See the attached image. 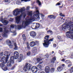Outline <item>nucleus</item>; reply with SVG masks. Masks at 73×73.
I'll use <instances>...</instances> for the list:
<instances>
[{
    "label": "nucleus",
    "mask_w": 73,
    "mask_h": 73,
    "mask_svg": "<svg viewBox=\"0 0 73 73\" xmlns=\"http://www.w3.org/2000/svg\"><path fill=\"white\" fill-rule=\"evenodd\" d=\"M0 32H3V29L1 28H0ZM1 37V36H0V37Z\"/></svg>",
    "instance_id": "obj_41"
},
{
    "label": "nucleus",
    "mask_w": 73,
    "mask_h": 73,
    "mask_svg": "<svg viewBox=\"0 0 73 73\" xmlns=\"http://www.w3.org/2000/svg\"><path fill=\"white\" fill-rule=\"evenodd\" d=\"M30 36L33 38H35L36 36V33L35 31H31L30 33Z\"/></svg>",
    "instance_id": "obj_12"
},
{
    "label": "nucleus",
    "mask_w": 73,
    "mask_h": 73,
    "mask_svg": "<svg viewBox=\"0 0 73 73\" xmlns=\"http://www.w3.org/2000/svg\"><path fill=\"white\" fill-rule=\"evenodd\" d=\"M61 4H60V3H58L56 4V5H60Z\"/></svg>",
    "instance_id": "obj_47"
},
{
    "label": "nucleus",
    "mask_w": 73,
    "mask_h": 73,
    "mask_svg": "<svg viewBox=\"0 0 73 73\" xmlns=\"http://www.w3.org/2000/svg\"><path fill=\"white\" fill-rule=\"evenodd\" d=\"M22 36L24 39V41H25L26 40V38H25V35H23Z\"/></svg>",
    "instance_id": "obj_31"
},
{
    "label": "nucleus",
    "mask_w": 73,
    "mask_h": 73,
    "mask_svg": "<svg viewBox=\"0 0 73 73\" xmlns=\"http://www.w3.org/2000/svg\"><path fill=\"white\" fill-rule=\"evenodd\" d=\"M8 31L7 29V28H5L4 32L2 34V36L4 37H7V33H8Z\"/></svg>",
    "instance_id": "obj_9"
},
{
    "label": "nucleus",
    "mask_w": 73,
    "mask_h": 73,
    "mask_svg": "<svg viewBox=\"0 0 73 73\" xmlns=\"http://www.w3.org/2000/svg\"><path fill=\"white\" fill-rule=\"evenodd\" d=\"M14 46H15V48H14V49L15 50H17V44H16V43H14Z\"/></svg>",
    "instance_id": "obj_25"
},
{
    "label": "nucleus",
    "mask_w": 73,
    "mask_h": 73,
    "mask_svg": "<svg viewBox=\"0 0 73 73\" xmlns=\"http://www.w3.org/2000/svg\"><path fill=\"white\" fill-rule=\"evenodd\" d=\"M13 20V19H11L10 18V19L9 20V21H12Z\"/></svg>",
    "instance_id": "obj_42"
},
{
    "label": "nucleus",
    "mask_w": 73,
    "mask_h": 73,
    "mask_svg": "<svg viewBox=\"0 0 73 73\" xmlns=\"http://www.w3.org/2000/svg\"><path fill=\"white\" fill-rule=\"evenodd\" d=\"M31 66H32V64L29 63H26L25 66L23 68V70H24L25 72H27V70H31Z\"/></svg>",
    "instance_id": "obj_6"
},
{
    "label": "nucleus",
    "mask_w": 73,
    "mask_h": 73,
    "mask_svg": "<svg viewBox=\"0 0 73 73\" xmlns=\"http://www.w3.org/2000/svg\"><path fill=\"white\" fill-rule=\"evenodd\" d=\"M21 3V1L20 0H18L17 1L16 4H20Z\"/></svg>",
    "instance_id": "obj_32"
},
{
    "label": "nucleus",
    "mask_w": 73,
    "mask_h": 73,
    "mask_svg": "<svg viewBox=\"0 0 73 73\" xmlns=\"http://www.w3.org/2000/svg\"><path fill=\"white\" fill-rule=\"evenodd\" d=\"M25 9H26L24 7H23L19 9H15L13 11V16H17L18 15L21 14L20 16H17L15 18V23L17 24H19L21 22L22 17H23L24 18H25V17L27 15V14L28 16H30L31 17L32 16V11H30L24 12Z\"/></svg>",
    "instance_id": "obj_2"
},
{
    "label": "nucleus",
    "mask_w": 73,
    "mask_h": 73,
    "mask_svg": "<svg viewBox=\"0 0 73 73\" xmlns=\"http://www.w3.org/2000/svg\"><path fill=\"white\" fill-rule=\"evenodd\" d=\"M6 42L7 44H9L8 45L9 46L10 48H12V46H13V45H12L11 42L9 40H7Z\"/></svg>",
    "instance_id": "obj_16"
},
{
    "label": "nucleus",
    "mask_w": 73,
    "mask_h": 73,
    "mask_svg": "<svg viewBox=\"0 0 73 73\" xmlns=\"http://www.w3.org/2000/svg\"><path fill=\"white\" fill-rule=\"evenodd\" d=\"M9 17H12V15H9Z\"/></svg>",
    "instance_id": "obj_55"
},
{
    "label": "nucleus",
    "mask_w": 73,
    "mask_h": 73,
    "mask_svg": "<svg viewBox=\"0 0 73 73\" xmlns=\"http://www.w3.org/2000/svg\"><path fill=\"white\" fill-rule=\"evenodd\" d=\"M14 4H15V3H14Z\"/></svg>",
    "instance_id": "obj_62"
},
{
    "label": "nucleus",
    "mask_w": 73,
    "mask_h": 73,
    "mask_svg": "<svg viewBox=\"0 0 73 73\" xmlns=\"http://www.w3.org/2000/svg\"><path fill=\"white\" fill-rule=\"evenodd\" d=\"M36 3L38 4L39 5H41V2L38 0H36Z\"/></svg>",
    "instance_id": "obj_28"
},
{
    "label": "nucleus",
    "mask_w": 73,
    "mask_h": 73,
    "mask_svg": "<svg viewBox=\"0 0 73 73\" xmlns=\"http://www.w3.org/2000/svg\"><path fill=\"white\" fill-rule=\"evenodd\" d=\"M59 52H60V51H59Z\"/></svg>",
    "instance_id": "obj_61"
},
{
    "label": "nucleus",
    "mask_w": 73,
    "mask_h": 73,
    "mask_svg": "<svg viewBox=\"0 0 73 73\" xmlns=\"http://www.w3.org/2000/svg\"><path fill=\"white\" fill-rule=\"evenodd\" d=\"M47 29H48L47 28Z\"/></svg>",
    "instance_id": "obj_63"
},
{
    "label": "nucleus",
    "mask_w": 73,
    "mask_h": 73,
    "mask_svg": "<svg viewBox=\"0 0 73 73\" xmlns=\"http://www.w3.org/2000/svg\"><path fill=\"white\" fill-rule=\"evenodd\" d=\"M52 54H53L54 53V51H52Z\"/></svg>",
    "instance_id": "obj_56"
},
{
    "label": "nucleus",
    "mask_w": 73,
    "mask_h": 73,
    "mask_svg": "<svg viewBox=\"0 0 73 73\" xmlns=\"http://www.w3.org/2000/svg\"><path fill=\"white\" fill-rule=\"evenodd\" d=\"M50 72L51 73H54V68H52L50 70Z\"/></svg>",
    "instance_id": "obj_26"
},
{
    "label": "nucleus",
    "mask_w": 73,
    "mask_h": 73,
    "mask_svg": "<svg viewBox=\"0 0 73 73\" xmlns=\"http://www.w3.org/2000/svg\"><path fill=\"white\" fill-rule=\"evenodd\" d=\"M48 33H50L51 34H52V31L49 30L48 31H47Z\"/></svg>",
    "instance_id": "obj_35"
},
{
    "label": "nucleus",
    "mask_w": 73,
    "mask_h": 73,
    "mask_svg": "<svg viewBox=\"0 0 73 73\" xmlns=\"http://www.w3.org/2000/svg\"><path fill=\"white\" fill-rule=\"evenodd\" d=\"M57 38L60 40H61V36H57Z\"/></svg>",
    "instance_id": "obj_33"
},
{
    "label": "nucleus",
    "mask_w": 73,
    "mask_h": 73,
    "mask_svg": "<svg viewBox=\"0 0 73 73\" xmlns=\"http://www.w3.org/2000/svg\"><path fill=\"white\" fill-rule=\"evenodd\" d=\"M38 68L39 69V70H42L41 69V66L40 65H38Z\"/></svg>",
    "instance_id": "obj_29"
},
{
    "label": "nucleus",
    "mask_w": 73,
    "mask_h": 73,
    "mask_svg": "<svg viewBox=\"0 0 73 73\" xmlns=\"http://www.w3.org/2000/svg\"><path fill=\"white\" fill-rule=\"evenodd\" d=\"M42 59L41 58H38L37 59V62H39L40 61H41Z\"/></svg>",
    "instance_id": "obj_27"
},
{
    "label": "nucleus",
    "mask_w": 73,
    "mask_h": 73,
    "mask_svg": "<svg viewBox=\"0 0 73 73\" xmlns=\"http://www.w3.org/2000/svg\"><path fill=\"white\" fill-rule=\"evenodd\" d=\"M63 20H65V19H63Z\"/></svg>",
    "instance_id": "obj_59"
},
{
    "label": "nucleus",
    "mask_w": 73,
    "mask_h": 73,
    "mask_svg": "<svg viewBox=\"0 0 73 73\" xmlns=\"http://www.w3.org/2000/svg\"><path fill=\"white\" fill-rule=\"evenodd\" d=\"M65 65L63 64L61 66H59L58 67L57 69L59 72H61V71H62V70H63L64 69H65Z\"/></svg>",
    "instance_id": "obj_13"
},
{
    "label": "nucleus",
    "mask_w": 73,
    "mask_h": 73,
    "mask_svg": "<svg viewBox=\"0 0 73 73\" xmlns=\"http://www.w3.org/2000/svg\"><path fill=\"white\" fill-rule=\"evenodd\" d=\"M13 33H14V36H15V35H16V31H14Z\"/></svg>",
    "instance_id": "obj_45"
},
{
    "label": "nucleus",
    "mask_w": 73,
    "mask_h": 73,
    "mask_svg": "<svg viewBox=\"0 0 73 73\" xmlns=\"http://www.w3.org/2000/svg\"><path fill=\"white\" fill-rule=\"evenodd\" d=\"M13 57H11L10 58V60H9L7 64V66H11V64H13L14 63V60H13Z\"/></svg>",
    "instance_id": "obj_7"
},
{
    "label": "nucleus",
    "mask_w": 73,
    "mask_h": 73,
    "mask_svg": "<svg viewBox=\"0 0 73 73\" xmlns=\"http://www.w3.org/2000/svg\"><path fill=\"white\" fill-rule=\"evenodd\" d=\"M36 26H35V29L38 28L40 27V24H39L38 23H36Z\"/></svg>",
    "instance_id": "obj_22"
},
{
    "label": "nucleus",
    "mask_w": 73,
    "mask_h": 73,
    "mask_svg": "<svg viewBox=\"0 0 73 73\" xmlns=\"http://www.w3.org/2000/svg\"><path fill=\"white\" fill-rule=\"evenodd\" d=\"M71 58H73V55H72L71 56Z\"/></svg>",
    "instance_id": "obj_50"
},
{
    "label": "nucleus",
    "mask_w": 73,
    "mask_h": 73,
    "mask_svg": "<svg viewBox=\"0 0 73 73\" xmlns=\"http://www.w3.org/2000/svg\"><path fill=\"white\" fill-rule=\"evenodd\" d=\"M23 60V54H21L20 55V57L18 59V61L19 62H21Z\"/></svg>",
    "instance_id": "obj_18"
},
{
    "label": "nucleus",
    "mask_w": 73,
    "mask_h": 73,
    "mask_svg": "<svg viewBox=\"0 0 73 73\" xmlns=\"http://www.w3.org/2000/svg\"><path fill=\"white\" fill-rule=\"evenodd\" d=\"M30 9V7L29 6H28L27 7L26 9L27 11H28Z\"/></svg>",
    "instance_id": "obj_36"
},
{
    "label": "nucleus",
    "mask_w": 73,
    "mask_h": 73,
    "mask_svg": "<svg viewBox=\"0 0 73 73\" xmlns=\"http://www.w3.org/2000/svg\"><path fill=\"white\" fill-rule=\"evenodd\" d=\"M30 54H31V52H28L27 53V56H29L30 55Z\"/></svg>",
    "instance_id": "obj_40"
},
{
    "label": "nucleus",
    "mask_w": 73,
    "mask_h": 73,
    "mask_svg": "<svg viewBox=\"0 0 73 73\" xmlns=\"http://www.w3.org/2000/svg\"><path fill=\"white\" fill-rule=\"evenodd\" d=\"M45 40H44L43 42L44 43H43V45L44 46L45 48H48L49 45L50 44V41H52L53 40V38L49 39V36L48 35L45 36L44 38Z\"/></svg>",
    "instance_id": "obj_4"
},
{
    "label": "nucleus",
    "mask_w": 73,
    "mask_h": 73,
    "mask_svg": "<svg viewBox=\"0 0 73 73\" xmlns=\"http://www.w3.org/2000/svg\"><path fill=\"white\" fill-rule=\"evenodd\" d=\"M33 14V17H31L30 18L28 17H27L26 21H23L22 25L16 26L15 25L13 24V28H14V27H15L16 28H17L18 29H21L22 28H25L27 25L30 24L31 22H33L34 21H39V22H41L42 20H40V16L43 20L44 15L42 14L39 13L38 10H36L34 12Z\"/></svg>",
    "instance_id": "obj_1"
},
{
    "label": "nucleus",
    "mask_w": 73,
    "mask_h": 73,
    "mask_svg": "<svg viewBox=\"0 0 73 73\" xmlns=\"http://www.w3.org/2000/svg\"><path fill=\"white\" fill-rule=\"evenodd\" d=\"M46 30H48V29H46Z\"/></svg>",
    "instance_id": "obj_60"
},
{
    "label": "nucleus",
    "mask_w": 73,
    "mask_h": 73,
    "mask_svg": "<svg viewBox=\"0 0 73 73\" xmlns=\"http://www.w3.org/2000/svg\"><path fill=\"white\" fill-rule=\"evenodd\" d=\"M56 60V57H54L51 60V63L53 64L54 62V61Z\"/></svg>",
    "instance_id": "obj_21"
},
{
    "label": "nucleus",
    "mask_w": 73,
    "mask_h": 73,
    "mask_svg": "<svg viewBox=\"0 0 73 73\" xmlns=\"http://www.w3.org/2000/svg\"><path fill=\"white\" fill-rule=\"evenodd\" d=\"M40 73H45V72L44 71H41L40 72Z\"/></svg>",
    "instance_id": "obj_52"
},
{
    "label": "nucleus",
    "mask_w": 73,
    "mask_h": 73,
    "mask_svg": "<svg viewBox=\"0 0 73 73\" xmlns=\"http://www.w3.org/2000/svg\"><path fill=\"white\" fill-rule=\"evenodd\" d=\"M5 57H3L2 58L0 57V62H3L0 63V67L1 69L5 66V64L8 62V60H7V59L5 60Z\"/></svg>",
    "instance_id": "obj_5"
},
{
    "label": "nucleus",
    "mask_w": 73,
    "mask_h": 73,
    "mask_svg": "<svg viewBox=\"0 0 73 73\" xmlns=\"http://www.w3.org/2000/svg\"><path fill=\"white\" fill-rule=\"evenodd\" d=\"M38 68L36 66H33L31 68V70L33 73H36L38 71Z\"/></svg>",
    "instance_id": "obj_14"
},
{
    "label": "nucleus",
    "mask_w": 73,
    "mask_h": 73,
    "mask_svg": "<svg viewBox=\"0 0 73 73\" xmlns=\"http://www.w3.org/2000/svg\"><path fill=\"white\" fill-rule=\"evenodd\" d=\"M10 54H11L10 52L9 53L8 51H5L4 53V55L5 56L3 57H5V60H6L7 59V60H8V59L9 56H10Z\"/></svg>",
    "instance_id": "obj_10"
},
{
    "label": "nucleus",
    "mask_w": 73,
    "mask_h": 73,
    "mask_svg": "<svg viewBox=\"0 0 73 73\" xmlns=\"http://www.w3.org/2000/svg\"><path fill=\"white\" fill-rule=\"evenodd\" d=\"M2 70H4V71H6V70H8V68H7V67L5 66L2 68Z\"/></svg>",
    "instance_id": "obj_24"
},
{
    "label": "nucleus",
    "mask_w": 73,
    "mask_h": 73,
    "mask_svg": "<svg viewBox=\"0 0 73 73\" xmlns=\"http://www.w3.org/2000/svg\"><path fill=\"white\" fill-rule=\"evenodd\" d=\"M48 18L50 19H54L56 18V16H54L53 15H51L48 16Z\"/></svg>",
    "instance_id": "obj_20"
},
{
    "label": "nucleus",
    "mask_w": 73,
    "mask_h": 73,
    "mask_svg": "<svg viewBox=\"0 0 73 73\" xmlns=\"http://www.w3.org/2000/svg\"><path fill=\"white\" fill-rule=\"evenodd\" d=\"M72 66V64H68V68H69V67H70V66Z\"/></svg>",
    "instance_id": "obj_48"
},
{
    "label": "nucleus",
    "mask_w": 73,
    "mask_h": 73,
    "mask_svg": "<svg viewBox=\"0 0 73 73\" xmlns=\"http://www.w3.org/2000/svg\"><path fill=\"white\" fill-rule=\"evenodd\" d=\"M72 21H68L65 23L62 26V29L64 31H66L68 29L70 30L69 31L66 32V35L68 38L73 39V25Z\"/></svg>",
    "instance_id": "obj_3"
},
{
    "label": "nucleus",
    "mask_w": 73,
    "mask_h": 73,
    "mask_svg": "<svg viewBox=\"0 0 73 73\" xmlns=\"http://www.w3.org/2000/svg\"><path fill=\"white\" fill-rule=\"evenodd\" d=\"M70 71L71 73H72V72H73V67H71L70 69Z\"/></svg>",
    "instance_id": "obj_30"
},
{
    "label": "nucleus",
    "mask_w": 73,
    "mask_h": 73,
    "mask_svg": "<svg viewBox=\"0 0 73 73\" xmlns=\"http://www.w3.org/2000/svg\"><path fill=\"white\" fill-rule=\"evenodd\" d=\"M42 62H40L39 63V64H42Z\"/></svg>",
    "instance_id": "obj_54"
},
{
    "label": "nucleus",
    "mask_w": 73,
    "mask_h": 73,
    "mask_svg": "<svg viewBox=\"0 0 73 73\" xmlns=\"http://www.w3.org/2000/svg\"><path fill=\"white\" fill-rule=\"evenodd\" d=\"M3 26V25L1 24V23H0V27H2Z\"/></svg>",
    "instance_id": "obj_53"
},
{
    "label": "nucleus",
    "mask_w": 73,
    "mask_h": 73,
    "mask_svg": "<svg viewBox=\"0 0 73 73\" xmlns=\"http://www.w3.org/2000/svg\"><path fill=\"white\" fill-rule=\"evenodd\" d=\"M3 54H4L3 52H2L0 53V56H3Z\"/></svg>",
    "instance_id": "obj_39"
},
{
    "label": "nucleus",
    "mask_w": 73,
    "mask_h": 73,
    "mask_svg": "<svg viewBox=\"0 0 73 73\" xmlns=\"http://www.w3.org/2000/svg\"><path fill=\"white\" fill-rule=\"evenodd\" d=\"M53 46L54 48H56V44H53Z\"/></svg>",
    "instance_id": "obj_44"
},
{
    "label": "nucleus",
    "mask_w": 73,
    "mask_h": 73,
    "mask_svg": "<svg viewBox=\"0 0 73 73\" xmlns=\"http://www.w3.org/2000/svg\"><path fill=\"white\" fill-rule=\"evenodd\" d=\"M60 16H62V17H65V15L62 14V13H60Z\"/></svg>",
    "instance_id": "obj_38"
},
{
    "label": "nucleus",
    "mask_w": 73,
    "mask_h": 73,
    "mask_svg": "<svg viewBox=\"0 0 73 73\" xmlns=\"http://www.w3.org/2000/svg\"><path fill=\"white\" fill-rule=\"evenodd\" d=\"M45 72L46 73H49L50 72V68L48 66H46L45 68Z\"/></svg>",
    "instance_id": "obj_15"
},
{
    "label": "nucleus",
    "mask_w": 73,
    "mask_h": 73,
    "mask_svg": "<svg viewBox=\"0 0 73 73\" xmlns=\"http://www.w3.org/2000/svg\"><path fill=\"white\" fill-rule=\"evenodd\" d=\"M35 8H36V9H38V8H37V7H35Z\"/></svg>",
    "instance_id": "obj_57"
},
{
    "label": "nucleus",
    "mask_w": 73,
    "mask_h": 73,
    "mask_svg": "<svg viewBox=\"0 0 73 73\" xmlns=\"http://www.w3.org/2000/svg\"><path fill=\"white\" fill-rule=\"evenodd\" d=\"M35 45L37 44V45H38L39 44V42L38 41H36L35 43Z\"/></svg>",
    "instance_id": "obj_37"
},
{
    "label": "nucleus",
    "mask_w": 73,
    "mask_h": 73,
    "mask_svg": "<svg viewBox=\"0 0 73 73\" xmlns=\"http://www.w3.org/2000/svg\"><path fill=\"white\" fill-rule=\"evenodd\" d=\"M62 19H63V18H62Z\"/></svg>",
    "instance_id": "obj_58"
},
{
    "label": "nucleus",
    "mask_w": 73,
    "mask_h": 73,
    "mask_svg": "<svg viewBox=\"0 0 73 73\" xmlns=\"http://www.w3.org/2000/svg\"><path fill=\"white\" fill-rule=\"evenodd\" d=\"M29 45L33 47V46L36 45V44H35V42L32 41L30 43Z\"/></svg>",
    "instance_id": "obj_17"
},
{
    "label": "nucleus",
    "mask_w": 73,
    "mask_h": 73,
    "mask_svg": "<svg viewBox=\"0 0 73 73\" xmlns=\"http://www.w3.org/2000/svg\"><path fill=\"white\" fill-rule=\"evenodd\" d=\"M21 1H25V2H27V1H30L31 0H21Z\"/></svg>",
    "instance_id": "obj_34"
},
{
    "label": "nucleus",
    "mask_w": 73,
    "mask_h": 73,
    "mask_svg": "<svg viewBox=\"0 0 73 73\" xmlns=\"http://www.w3.org/2000/svg\"><path fill=\"white\" fill-rule=\"evenodd\" d=\"M0 20L4 25H7L8 24V21L5 20V19H3V17H0Z\"/></svg>",
    "instance_id": "obj_8"
},
{
    "label": "nucleus",
    "mask_w": 73,
    "mask_h": 73,
    "mask_svg": "<svg viewBox=\"0 0 73 73\" xmlns=\"http://www.w3.org/2000/svg\"><path fill=\"white\" fill-rule=\"evenodd\" d=\"M9 1V0H5V1L6 3H7V2H8Z\"/></svg>",
    "instance_id": "obj_49"
},
{
    "label": "nucleus",
    "mask_w": 73,
    "mask_h": 73,
    "mask_svg": "<svg viewBox=\"0 0 73 73\" xmlns=\"http://www.w3.org/2000/svg\"><path fill=\"white\" fill-rule=\"evenodd\" d=\"M11 57H13L14 59H17L19 57V52L17 51H15L14 52V56H12Z\"/></svg>",
    "instance_id": "obj_11"
},
{
    "label": "nucleus",
    "mask_w": 73,
    "mask_h": 73,
    "mask_svg": "<svg viewBox=\"0 0 73 73\" xmlns=\"http://www.w3.org/2000/svg\"><path fill=\"white\" fill-rule=\"evenodd\" d=\"M65 64H71L72 62L70 60H67L66 61H65Z\"/></svg>",
    "instance_id": "obj_23"
},
{
    "label": "nucleus",
    "mask_w": 73,
    "mask_h": 73,
    "mask_svg": "<svg viewBox=\"0 0 73 73\" xmlns=\"http://www.w3.org/2000/svg\"><path fill=\"white\" fill-rule=\"evenodd\" d=\"M27 47L29 49H30V47H29V44L28 43L27 44Z\"/></svg>",
    "instance_id": "obj_43"
},
{
    "label": "nucleus",
    "mask_w": 73,
    "mask_h": 73,
    "mask_svg": "<svg viewBox=\"0 0 73 73\" xmlns=\"http://www.w3.org/2000/svg\"><path fill=\"white\" fill-rule=\"evenodd\" d=\"M53 29L54 30H56V27H54Z\"/></svg>",
    "instance_id": "obj_51"
},
{
    "label": "nucleus",
    "mask_w": 73,
    "mask_h": 73,
    "mask_svg": "<svg viewBox=\"0 0 73 73\" xmlns=\"http://www.w3.org/2000/svg\"><path fill=\"white\" fill-rule=\"evenodd\" d=\"M61 61H62V62H64L65 61V59H63L61 60Z\"/></svg>",
    "instance_id": "obj_46"
},
{
    "label": "nucleus",
    "mask_w": 73,
    "mask_h": 73,
    "mask_svg": "<svg viewBox=\"0 0 73 73\" xmlns=\"http://www.w3.org/2000/svg\"><path fill=\"white\" fill-rule=\"evenodd\" d=\"M32 52L36 54L37 53V48L35 47L33 49V50H32Z\"/></svg>",
    "instance_id": "obj_19"
}]
</instances>
